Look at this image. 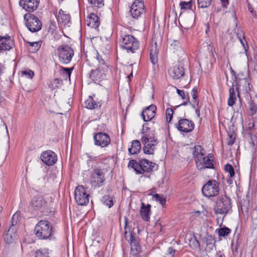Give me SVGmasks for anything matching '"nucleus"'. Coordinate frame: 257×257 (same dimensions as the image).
<instances>
[{
    "mask_svg": "<svg viewBox=\"0 0 257 257\" xmlns=\"http://www.w3.org/2000/svg\"><path fill=\"white\" fill-rule=\"evenodd\" d=\"M93 7L100 8L103 7V0H87Z\"/></svg>",
    "mask_w": 257,
    "mask_h": 257,
    "instance_id": "79ce46f5",
    "label": "nucleus"
},
{
    "mask_svg": "<svg viewBox=\"0 0 257 257\" xmlns=\"http://www.w3.org/2000/svg\"><path fill=\"white\" fill-rule=\"evenodd\" d=\"M47 202L44 197L41 195H36L31 200L30 205L32 210L42 211L47 206Z\"/></svg>",
    "mask_w": 257,
    "mask_h": 257,
    "instance_id": "ddd939ff",
    "label": "nucleus"
},
{
    "mask_svg": "<svg viewBox=\"0 0 257 257\" xmlns=\"http://www.w3.org/2000/svg\"><path fill=\"white\" fill-rule=\"evenodd\" d=\"M41 159L45 164L49 166L54 165L57 160V155L51 150L43 152L41 156Z\"/></svg>",
    "mask_w": 257,
    "mask_h": 257,
    "instance_id": "aec40b11",
    "label": "nucleus"
},
{
    "mask_svg": "<svg viewBox=\"0 0 257 257\" xmlns=\"http://www.w3.org/2000/svg\"><path fill=\"white\" fill-rule=\"evenodd\" d=\"M124 237L131 245V256H136L141 252L142 247L138 237L136 236L132 228L128 226L126 220L124 226Z\"/></svg>",
    "mask_w": 257,
    "mask_h": 257,
    "instance_id": "f03ea898",
    "label": "nucleus"
},
{
    "mask_svg": "<svg viewBox=\"0 0 257 257\" xmlns=\"http://www.w3.org/2000/svg\"><path fill=\"white\" fill-rule=\"evenodd\" d=\"M238 40H239L240 43H241L242 47H243V49H244L245 52L246 53V52H247L248 47V45L247 44V42L245 39V37H244V38L238 39Z\"/></svg>",
    "mask_w": 257,
    "mask_h": 257,
    "instance_id": "5fc2aeb1",
    "label": "nucleus"
},
{
    "mask_svg": "<svg viewBox=\"0 0 257 257\" xmlns=\"http://www.w3.org/2000/svg\"><path fill=\"white\" fill-rule=\"evenodd\" d=\"M22 74L28 78H32L34 75V73L31 70L22 71Z\"/></svg>",
    "mask_w": 257,
    "mask_h": 257,
    "instance_id": "864d4df0",
    "label": "nucleus"
},
{
    "mask_svg": "<svg viewBox=\"0 0 257 257\" xmlns=\"http://www.w3.org/2000/svg\"><path fill=\"white\" fill-rule=\"evenodd\" d=\"M158 165L147 159L140 160V171L138 174H143L145 172L151 173L158 169Z\"/></svg>",
    "mask_w": 257,
    "mask_h": 257,
    "instance_id": "f3484780",
    "label": "nucleus"
},
{
    "mask_svg": "<svg viewBox=\"0 0 257 257\" xmlns=\"http://www.w3.org/2000/svg\"><path fill=\"white\" fill-rule=\"evenodd\" d=\"M177 250L172 247H169L165 254L166 257H174Z\"/></svg>",
    "mask_w": 257,
    "mask_h": 257,
    "instance_id": "de8ad7c7",
    "label": "nucleus"
},
{
    "mask_svg": "<svg viewBox=\"0 0 257 257\" xmlns=\"http://www.w3.org/2000/svg\"><path fill=\"white\" fill-rule=\"evenodd\" d=\"M213 159L206 158L205 154H204L201 159H198L195 163L197 168L199 170H202L206 168L213 169Z\"/></svg>",
    "mask_w": 257,
    "mask_h": 257,
    "instance_id": "412c9836",
    "label": "nucleus"
},
{
    "mask_svg": "<svg viewBox=\"0 0 257 257\" xmlns=\"http://www.w3.org/2000/svg\"><path fill=\"white\" fill-rule=\"evenodd\" d=\"M141 133L143 135L141 141L144 145V153L149 155L153 154L156 146L159 143L155 136L154 131L150 129L148 126V123H145L143 124Z\"/></svg>",
    "mask_w": 257,
    "mask_h": 257,
    "instance_id": "f257e3e1",
    "label": "nucleus"
},
{
    "mask_svg": "<svg viewBox=\"0 0 257 257\" xmlns=\"http://www.w3.org/2000/svg\"><path fill=\"white\" fill-rule=\"evenodd\" d=\"M174 110L172 108H167L166 110V119L168 122H170L172 119Z\"/></svg>",
    "mask_w": 257,
    "mask_h": 257,
    "instance_id": "49530a36",
    "label": "nucleus"
},
{
    "mask_svg": "<svg viewBox=\"0 0 257 257\" xmlns=\"http://www.w3.org/2000/svg\"><path fill=\"white\" fill-rule=\"evenodd\" d=\"M175 125L178 131L184 133H190L194 128V122L187 118L180 119Z\"/></svg>",
    "mask_w": 257,
    "mask_h": 257,
    "instance_id": "dca6fc26",
    "label": "nucleus"
},
{
    "mask_svg": "<svg viewBox=\"0 0 257 257\" xmlns=\"http://www.w3.org/2000/svg\"><path fill=\"white\" fill-rule=\"evenodd\" d=\"M104 169L96 168L93 170L90 177V183L92 187L98 188L103 185L105 181Z\"/></svg>",
    "mask_w": 257,
    "mask_h": 257,
    "instance_id": "0eeeda50",
    "label": "nucleus"
},
{
    "mask_svg": "<svg viewBox=\"0 0 257 257\" xmlns=\"http://www.w3.org/2000/svg\"><path fill=\"white\" fill-rule=\"evenodd\" d=\"M33 44L34 45H33L32 49H30V51L32 53H35L40 48L41 46V42H35Z\"/></svg>",
    "mask_w": 257,
    "mask_h": 257,
    "instance_id": "603ef678",
    "label": "nucleus"
},
{
    "mask_svg": "<svg viewBox=\"0 0 257 257\" xmlns=\"http://www.w3.org/2000/svg\"><path fill=\"white\" fill-rule=\"evenodd\" d=\"M48 250L46 249H40L35 252V257H50Z\"/></svg>",
    "mask_w": 257,
    "mask_h": 257,
    "instance_id": "58836bf2",
    "label": "nucleus"
},
{
    "mask_svg": "<svg viewBox=\"0 0 257 257\" xmlns=\"http://www.w3.org/2000/svg\"><path fill=\"white\" fill-rule=\"evenodd\" d=\"M62 83V80L61 79L55 78L51 82L49 87L52 89H55V88H59Z\"/></svg>",
    "mask_w": 257,
    "mask_h": 257,
    "instance_id": "ea45409f",
    "label": "nucleus"
},
{
    "mask_svg": "<svg viewBox=\"0 0 257 257\" xmlns=\"http://www.w3.org/2000/svg\"><path fill=\"white\" fill-rule=\"evenodd\" d=\"M94 145L101 148L107 146L110 142V139L108 134L103 132H99L93 134Z\"/></svg>",
    "mask_w": 257,
    "mask_h": 257,
    "instance_id": "4468645a",
    "label": "nucleus"
},
{
    "mask_svg": "<svg viewBox=\"0 0 257 257\" xmlns=\"http://www.w3.org/2000/svg\"><path fill=\"white\" fill-rule=\"evenodd\" d=\"M204 154H205V150L201 146L198 145L194 147L193 156L195 159V162L198 161V159H201Z\"/></svg>",
    "mask_w": 257,
    "mask_h": 257,
    "instance_id": "c756f323",
    "label": "nucleus"
},
{
    "mask_svg": "<svg viewBox=\"0 0 257 257\" xmlns=\"http://www.w3.org/2000/svg\"><path fill=\"white\" fill-rule=\"evenodd\" d=\"M101 201L106 206L110 208L113 206V198L109 195H106L102 197Z\"/></svg>",
    "mask_w": 257,
    "mask_h": 257,
    "instance_id": "72a5a7b5",
    "label": "nucleus"
},
{
    "mask_svg": "<svg viewBox=\"0 0 257 257\" xmlns=\"http://www.w3.org/2000/svg\"><path fill=\"white\" fill-rule=\"evenodd\" d=\"M40 0H20L19 5L27 12L35 11L38 8Z\"/></svg>",
    "mask_w": 257,
    "mask_h": 257,
    "instance_id": "6ab92c4d",
    "label": "nucleus"
},
{
    "mask_svg": "<svg viewBox=\"0 0 257 257\" xmlns=\"http://www.w3.org/2000/svg\"><path fill=\"white\" fill-rule=\"evenodd\" d=\"M96 59L98 62V66L103 67V66H107L106 62L102 58V57L96 52Z\"/></svg>",
    "mask_w": 257,
    "mask_h": 257,
    "instance_id": "09e8293b",
    "label": "nucleus"
},
{
    "mask_svg": "<svg viewBox=\"0 0 257 257\" xmlns=\"http://www.w3.org/2000/svg\"><path fill=\"white\" fill-rule=\"evenodd\" d=\"M157 107L154 104L146 107L142 113V116L144 121L151 120L155 116Z\"/></svg>",
    "mask_w": 257,
    "mask_h": 257,
    "instance_id": "4be33fe9",
    "label": "nucleus"
},
{
    "mask_svg": "<svg viewBox=\"0 0 257 257\" xmlns=\"http://www.w3.org/2000/svg\"><path fill=\"white\" fill-rule=\"evenodd\" d=\"M159 50L157 49L156 43L155 45H152L150 50V60L152 64L155 65L158 63V54Z\"/></svg>",
    "mask_w": 257,
    "mask_h": 257,
    "instance_id": "c85d7f7f",
    "label": "nucleus"
},
{
    "mask_svg": "<svg viewBox=\"0 0 257 257\" xmlns=\"http://www.w3.org/2000/svg\"><path fill=\"white\" fill-rule=\"evenodd\" d=\"M24 20L26 21V26L32 32H36L41 30L42 23L35 15L27 14L24 15Z\"/></svg>",
    "mask_w": 257,
    "mask_h": 257,
    "instance_id": "9d476101",
    "label": "nucleus"
},
{
    "mask_svg": "<svg viewBox=\"0 0 257 257\" xmlns=\"http://www.w3.org/2000/svg\"><path fill=\"white\" fill-rule=\"evenodd\" d=\"M241 209L246 212H248V207L247 206L241 205Z\"/></svg>",
    "mask_w": 257,
    "mask_h": 257,
    "instance_id": "052dcab7",
    "label": "nucleus"
},
{
    "mask_svg": "<svg viewBox=\"0 0 257 257\" xmlns=\"http://www.w3.org/2000/svg\"><path fill=\"white\" fill-rule=\"evenodd\" d=\"M145 12V6L142 0H136L132 5L130 10L132 17L136 19H138Z\"/></svg>",
    "mask_w": 257,
    "mask_h": 257,
    "instance_id": "f8f14e48",
    "label": "nucleus"
},
{
    "mask_svg": "<svg viewBox=\"0 0 257 257\" xmlns=\"http://www.w3.org/2000/svg\"><path fill=\"white\" fill-rule=\"evenodd\" d=\"M231 199L226 195L219 196L214 206V211L216 214L224 215L225 216L231 210Z\"/></svg>",
    "mask_w": 257,
    "mask_h": 257,
    "instance_id": "20e7f679",
    "label": "nucleus"
},
{
    "mask_svg": "<svg viewBox=\"0 0 257 257\" xmlns=\"http://www.w3.org/2000/svg\"><path fill=\"white\" fill-rule=\"evenodd\" d=\"M20 212L19 211H17L12 216L11 219V225L10 227H16L17 228V225L18 223L20 221Z\"/></svg>",
    "mask_w": 257,
    "mask_h": 257,
    "instance_id": "473e14b6",
    "label": "nucleus"
},
{
    "mask_svg": "<svg viewBox=\"0 0 257 257\" xmlns=\"http://www.w3.org/2000/svg\"><path fill=\"white\" fill-rule=\"evenodd\" d=\"M177 92L178 94L182 98V99L186 100L180 105H186L188 103H191L190 97L187 92L186 93L184 90H180L178 89H177Z\"/></svg>",
    "mask_w": 257,
    "mask_h": 257,
    "instance_id": "2f4dec72",
    "label": "nucleus"
},
{
    "mask_svg": "<svg viewBox=\"0 0 257 257\" xmlns=\"http://www.w3.org/2000/svg\"><path fill=\"white\" fill-rule=\"evenodd\" d=\"M121 47L128 53H134L139 48V42L132 35H125L120 40Z\"/></svg>",
    "mask_w": 257,
    "mask_h": 257,
    "instance_id": "423d86ee",
    "label": "nucleus"
},
{
    "mask_svg": "<svg viewBox=\"0 0 257 257\" xmlns=\"http://www.w3.org/2000/svg\"><path fill=\"white\" fill-rule=\"evenodd\" d=\"M236 36L238 39L240 38H244V37L242 31L239 29L237 30V32H236Z\"/></svg>",
    "mask_w": 257,
    "mask_h": 257,
    "instance_id": "4d7b16f0",
    "label": "nucleus"
},
{
    "mask_svg": "<svg viewBox=\"0 0 257 257\" xmlns=\"http://www.w3.org/2000/svg\"><path fill=\"white\" fill-rule=\"evenodd\" d=\"M197 88L196 87H194L191 91V95L192 97V101H195L197 106L199 105V100L197 99Z\"/></svg>",
    "mask_w": 257,
    "mask_h": 257,
    "instance_id": "a18cd8bd",
    "label": "nucleus"
},
{
    "mask_svg": "<svg viewBox=\"0 0 257 257\" xmlns=\"http://www.w3.org/2000/svg\"><path fill=\"white\" fill-rule=\"evenodd\" d=\"M202 192L207 198L217 196L219 192V183L214 180H209L203 186Z\"/></svg>",
    "mask_w": 257,
    "mask_h": 257,
    "instance_id": "6e6552de",
    "label": "nucleus"
},
{
    "mask_svg": "<svg viewBox=\"0 0 257 257\" xmlns=\"http://www.w3.org/2000/svg\"><path fill=\"white\" fill-rule=\"evenodd\" d=\"M224 169L226 172L229 173L230 177H232L233 176H234V169L231 165L229 164H227L225 166Z\"/></svg>",
    "mask_w": 257,
    "mask_h": 257,
    "instance_id": "c03bdc74",
    "label": "nucleus"
},
{
    "mask_svg": "<svg viewBox=\"0 0 257 257\" xmlns=\"http://www.w3.org/2000/svg\"><path fill=\"white\" fill-rule=\"evenodd\" d=\"M14 40L8 34L0 35V52L9 51L14 47Z\"/></svg>",
    "mask_w": 257,
    "mask_h": 257,
    "instance_id": "a211bd4d",
    "label": "nucleus"
},
{
    "mask_svg": "<svg viewBox=\"0 0 257 257\" xmlns=\"http://www.w3.org/2000/svg\"><path fill=\"white\" fill-rule=\"evenodd\" d=\"M192 0H190L189 2L181 1L179 4V7L182 10H189L192 9Z\"/></svg>",
    "mask_w": 257,
    "mask_h": 257,
    "instance_id": "f704fd0d",
    "label": "nucleus"
},
{
    "mask_svg": "<svg viewBox=\"0 0 257 257\" xmlns=\"http://www.w3.org/2000/svg\"><path fill=\"white\" fill-rule=\"evenodd\" d=\"M153 198L156 201L159 202L162 206L164 205L166 202V198L163 195L155 194V195H153Z\"/></svg>",
    "mask_w": 257,
    "mask_h": 257,
    "instance_id": "4c0bfd02",
    "label": "nucleus"
},
{
    "mask_svg": "<svg viewBox=\"0 0 257 257\" xmlns=\"http://www.w3.org/2000/svg\"><path fill=\"white\" fill-rule=\"evenodd\" d=\"M87 25L94 29H97L100 25L98 17L94 13H91L87 18Z\"/></svg>",
    "mask_w": 257,
    "mask_h": 257,
    "instance_id": "b1692460",
    "label": "nucleus"
},
{
    "mask_svg": "<svg viewBox=\"0 0 257 257\" xmlns=\"http://www.w3.org/2000/svg\"><path fill=\"white\" fill-rule=\"evenodd\" d=\"M231 72L234 76V80L232 82L231 87L229 89V97L227 100V104L229 106H232L236 102V95L240 99V92L239 91V87L241 86V79L240 78V74H235L234 71L231 69Z\"/></svg>",
    "mask_w": 257,
    "mask_h": 257,
    "instance_id": "39448f33",
    "label": "nucleus"
},
{
    "mask_svg": "<svg viewBox=\"0 0 257 257\" xmlns=\"http://www.w3.org/2000/svg\"><path fill=\"white\" fill-rule=\"evenodd\" d=\"M207 244H212V241L214 240L213 237L210 235H207V237H205Z\"/></svg>",
    "mask_w": 257,
    "mask_h": 257,
    "instance_id": "6e6d98bb",
    "label": "nucleus"
},
{
    "mask_svg": "<svg viewBox=\"0 0 257 257\" xmlns=\"http://www.w3.org/2000/svg\"><path fill=\"white\" fill-rule=\"evenodd\" d=\"M33 43H34V42H28V44H29V46H30V48H29L30 50V49H32V47H33V45H34Z\"/></svg>",
    "mask_w": 257,
    "mask_h": 257,
    "instance_id": "774afa93",
    "label": "nucleus"
},
{
    "mask_svg": "<svg viewBox=\"0 0 257 257\" xmlns=\"http://www.w3.org/2000/svg\"><path fill=\"white\" fill-rule=\"evenodd\" d=\"M250 115L252 116L257 113V105L253 100H251L249 103Z\"/></svg>",
    "mask_w": 257,
    "mask_h": 257,
    "instance_id": "a19ab883",
    "label": "nucleus"
},
{
    "mask_svg": "<svg viewBox=\"0 0 257 257\" xmlns=\"http://www.w3.org/2000/svg\"><path fill=\"white\" fill-rule=\"evenodd\" d=\"M74 195L78 205L83 206L88 203L89 195L83 186H78L76 188Z\"/></svg>",
    "mask_w": 257,
    "mask_h": 257,
    "instance_id": "9b49d317",
    "label": "nucleus"
},
{
    "mask_svg": "<svg viewBox=\"0 0 257 257\" xmlns=\"http://www.w3.org/2000/svg\"><path fill=\"white\" fill-rule=\"evenodd\" d=\"M108 69L107 66H103V67L98 66L97 69L91 70L89 77L95 82L99 81L101 79L105 78L106 72L107 71Z\"/></svg>",
    "mask_w": 257,
    "mask_h": 257,
    "instance_id": "2eb2a0df",
    "label": "nucleus"
},
{
    "mask_svg": "<svg viewBox=\"0 0 257 257\" xmlns=\"http://www.w3.org/2000/svg\"><path fill=\"white\" fill-rule=\"evenodd\" d=\"M234 138L232 139V138L231 137L230 140L228 142V145L231 146L234 144Z\"/></svg>",
    "mask_w": 257,
    "mask_h": 257,
    "instance_id": "680f3d73",
    "label": "nucleus"
},
{
    "mask_svg": "<svg viewBox=\"0 0 257 257\" xmlns=\"http://www.w3.org/2000/svg\"><path fill=\"white\" fill-rule=\"evenodd\" d=\"M169 74L173 79H179L184 75V69L182 66L176 65L169 70Z\"/></svg>",
    "mask_w": 257,
    "mask_h": 257,
    "instance_id": "5701e85b",
    "label": "nucleus"
},
{
    "mask_svg": "<svg viewBox=\"0 0 257 257\" xmlns=\"http://www.w3.org/2000/svg\"><path fill=\"white\" fill-rule=\"evenodd\" d=\"M151 205L148 204L146 206L144 203L142 202L140 209V215L142 218L146 221H148L150 220V216L151 215Z\"/></svg>",
    "mask_w": 257,
    "mask_h": 257,
    "instance_id": "393cba45",
    "label": "nucleus"
},
{
    "mask_svg": "<svg viewBox=\"0 0 257 257\" xmlns=\"http://www.w3.org/2000/svg\"><path fill=\"white\" fill-rule=\"evenodd\" d=\"M16 227H10L4 235V240L7 243H11L17 237Z\"/></svg>",
    "mask_w": 257,
    "mask_h": 257,
    "instance_id": "bb28decb",
    "label": "nucleus"
},
{
    "mask_svg": "<svg viewBox=\"0 0 257 257\" xmlns=\"http://www.w3.org/2000/svg\"><path fill=\"white\" fill-rule=\"evenodd\" d=\"M231 232V230L227 227H224L220 228L218 229V235L220 236H223L225 237L226 236H227Z\"/></svg>",
    "mask_w": 257,
    "mask_h": 257,
    "instance_id": "37998d69",
    "label": "nucleus"
},
{
    "mask_svg": "<svg viewBox=\"0 0 257 257\" xmlns=\"http://www.w3.org/2000/svg\"><path fill=\"white\" fill-rule=\"evenodd\" d=\"M224 216H223V217L221 218H217L216 220H217V222L218 224L219 223V222L220 221V225L222 224V222H223V220L224 219Z\"/></svg>",
    "mask_w": 257,
    "mask_h": 257,
    "instance_id": "e2e57ef3",
    "label": "nucleus"
},
{
    "mask_svg": "<svg viewBox=\"0 0 257 257\" xmlns=\"http://www.w3.org/2000/svg\"><path fill=\"white\" fill-rule=\"evenodd\" d=\"M74 67L71 68H65L62 67V70L63 71V74H65L66 75V78L68 77L69 79H70V76L72 73V70H73Z\"/></svg>",
    "mask_w": 257,
    "mask_h": 257,
    "instance_id": "8fccbe9b",
    "label": "nucleus"
},
{
    "mask_svg": "<svg viewBox=\"0 0 257 257\" xmlns=\"http://www.w3.org/2000/svg\"><path fill=\"white\" fill-rule=\"evenodd\" d=\"M141 149V145L138 140L132 141L131 147L128 148V152L131 155H135L139 153Z\"/></svg>",
    "mask_w": 257,
    "mask_h": 257,
    "instance_id": "7c9ffc66",
    "label": "nucleus"
},
{
    "mask_svg": "<svg viewBox=\"0 0 257 257\" xmlns=\"http://www.w3.org/2000/svg\"><path fill=\"white\" fill-rule=\"evenodd\" d=\"M128 167L133 168L136 173L138 174V172L140 171V162L138 163L136 160H131L128 163Z\"/></svg>",
    "mask_w": 257,
    "mask_h": 257,
    "instance_id": "e433bc0d",
    "label": "nucleus"
},
{
    "mask_svg": "<svg viewBox=\"0 0 257 257\" xmlns=\"http://www.w3.org/2000/svg\"><path fill=\"white\" fill-rule=\"evenodd\" d=\"M195 112H196V114L197 117H199L200 116V109L199 107H197L196 109Z\"/></svg>",
    "mask_w": 257,
    "mask_h": 257,
    "instance_id": "0e129e2a",
    "label": "nucleus"
},
{
    "mask_svg": "<svg viewBox=\"0 0 257 257\" xmlns=\"http://www.w3.org/2000/svg\"><path fill=\"white\" fill-rule=\"evenodd\" d=\"M192 103L191 102V103H190V104H191L192 108H196V107H198V106H197L196 103L195 102V101H192Z\"/></svg>",
    "mask_w": 257,
    "mask_h": 257,
    "instance_id": "69168bd1",
    "label": "nucleus"
},
{
    "mask_svg": "<svg viewBox=\"0 0 257 257\" xmlns=\"http://www.w3.org/2000/svg\"><path fill=\"white\" fill-rule=\"evenodd\" d=\"M53 228L52 225L49 221L41 220L36 224L34 233L39 239H51Z\"/></svg>",
    "mask_w": 257,
    "mask_h": 257,
    "instance_id": "7ed1b4c3",
    "label": "nucleus"
},
{
    "mask_svg": "<svg viewBox=\"0 0 257 257\" xmlns=\"http://www.w3.org/2000/svg\"><path fill=\"white\" fill-rule=\"evenodd\" d=\"M223 7L226 8L229 4L228 0H220Z\"/></svg>",
    "mask_w": 257,
    "mask_h": 257,
    "instance_id": "13d9d810",
    "label": "nucleus"
},
{
    "mask_svg": "<svg viewBox=\"0 0 257 257\" xmlns=\"http://www.w3.org/2000/svg\"><path fill=\"white\" fill-rule=\"evenodd\" d=\"M213 156L212 154H209L208 156L206 157V158H209L211 159H213Z\"/></svg>",
    "mask_w": 257,
    "mask_h": 257,
    "instance_id": "338daca9",
    "label": "nucleus"
},
{
    "mask_svg": "<svg viewBox=\"0 0 257 257\" xmlns=\"http://www.w3.org/2000/svg\"><path fill=\"white\" fill-rule=\"evenodd\" d=\"M59 60L64 64H67L70 62L74 56L73 50L68 45L61 46L57 48Z\"/></svg>",
    "mask_w": 257,
    "mask_h": 257,
    "instance_id": "1a4fd4ad",
    "label": "nucleus"
},
{
    "mask_svg": "<svg viewBox=\"0 0 257 257\" xmlns=\"http://www.w3.org/2000/svg\"><path fill=\"white\" fill-rule=\"evenodd\" d=\"M102 103L101 101H96L92 96H89L87 100L84 102L85 107L90 109L100 108Z\"/></svg>",
    "mask_w": 257,
    "mask_h": 257,
    "instance_id": "a878e982",
    "label": "nucleus"
},
{
    "mask_svg": "<svg viewBox=\"0 0 257 257\" xmlns=\"http://www.w3.org/2000/svg\"><path fill=\"white\" fill-rule=\"evenodd\" d=\"M58 22L64 25L68 23L70 20V16L68 14L60 9L59 11V15L57 18Z\"/></svg>",
    "mask_w": 257,
    "mask_h": 257,
    "instance_id": "cd10ccee",
    "label": "nucleus"
},
{
    "mask_svg": "<svg viewBox=\"0 0 257 257\" xmlns=\"http://www.w3.org/2000/svg\"><path fill=\"white\" fill-rule=\"evenodd\" d=\"M180 42L178 40H174L172 43L171 44V46H179Z\"/></svg>",
    "mask_w": 257,
    "mask_h": 257,
    "instance_id": "bf43d9fd",
    "label": "nucleus"
},
{
    "mask_svg": "<svg viewBox=\"0 0 257 257\" xmlns=\"http://www.w3.org/2000/svg\"><path fill=\"white\" fill-rule=\"evenodd\" d=\"M240 75V76H242L243 75L242 74H239ZM240 78L241 79V84L243 82L244 83V84L245 85H247V86H248V90L246 89V90L247 91H251V89L252 88V85L250 84V83L249 82L248 80L246 78H242L241 77H240Z\"/></svg>",
    "mask_w": 257,
    "mask_h": 257,
    "instance_id": "3c124183",
    "label": "nucleus"
},
{
    "mask_svg": "<svg viewBox=\"0 0 257 257\" xmlns=\"http://www.w3.org/2000/svg\"><path fill=\"white\" fill-rule=\"evenodd\" d=\"M212 0H197L198 8L204 9L208 8L211 4Z\"/></svg>",
    "mask_w": 257,
    "mask_h": 257,
    "instance_id": "c9c22d12",
    "label": "nucleus"
}]
</instances>
